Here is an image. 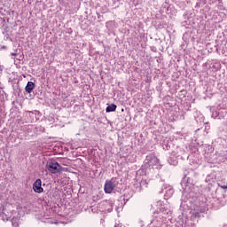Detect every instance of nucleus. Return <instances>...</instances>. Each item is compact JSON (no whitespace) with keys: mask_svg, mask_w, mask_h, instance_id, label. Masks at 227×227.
Wrapping results in <instances>:
<instances>
[{"mask_svg":"<svg viewBox=\"0 0 227 227\" xmlns=\"http://www.w3.org/2000/svg\"><path fill=\"white\" fill-rule=\"evenodd\" d=\"M153 208H156L153 212L154 219L153 223H158V224H162L164 222V217L168 215L169 210L166 207V205L162 203L160 200H157L153 205Z\"/></svg>","mask_w":227,"mask_h":227,"instance_id":"nucleus-1","label":"nucleus"},{"mask_svg":"<svg viewBox=\"0 0 227 227\" xmlns=\"http://www.w3.org/2000/svg\"><path fill=\"white\" fill-rule=\"evenodd\" d=\"M157 164H159V159L156 158L155 155L150 154L146 156L143 168H145V169H148V168H153V166H157Z\"/></svg>","mask_w":227,"mask_h":227,"instance_id":"nucleus-2","label":"nucleus"},{"mask_svg":"<svg viewBox=\"0 0 227 227\" xmlns=\"http://www.w3.org/2000/svg\"><path fill=\"white\" fill-rule=\"evenodd\" d=\"M46 169L50 171V173H52L53 175H56L58 173H61V165L56 161H50L46 163Z\"/></svg>","mask_w":227,"mask_h":227,"instance_id":"nucleus-3","label":"nucleus"},{"mask_svg":"<svg viewBox=\"0 0 227 227\" xmlns=\"http://www.w3.org/2000/svg\"><path fill=\"white\" fill-rule=\"evenodd\" d=\"M161 192H165V195H164L165 200H169V198L173 196V193L175 192V191H173V186L169 184H163L160 193Z\"/></svg>","mask_w":227,"mask_h":227,"instance_id":"nucleus-4","label":"nucleus"},{"mask_svg":"<svg viewBox=\"0 0 227 227\" xmlns=\"http://www.w3.org/2000/svg\"><path fill=\"white\" fill-rule=\"evenodd\" d=\"M114 190V183L113 181L106 180L105 183V192L106 194H111Z\"/></svg>","mask_w":227,"mask_h":227,"instance_id":"nucleus-5","label":"nucleus"},{"mask_svg":"<svg viewBox=\"0 0 227 227\" xmlns=\"http://www.w3.org/2000/svg\"><path fill=\"white\" fill-rule=\"evenodd\" d=\"M33 189L35 191V192H43V188L42 187V180L41 179H37L34 184H33Z\"/></svg>","mask_w":227,"mask_h":227,"instance_id":"nucleus-6","label":"nucleus"},{"mask_svg":"<svg viewBox=\"0 0 227 227\" xmlns=\"http://www.w3.org/2000/svg\"><path fill=\"white\" fill-rule=\"evenodd\" d=\"M33 90H35V82H28L25 87V91H27V93H31Z\"/></svg>","mask_w":227,"mask_h":227,"instance_id":"nucleus-7","label":"nucleus"},{"mask_svg":"<svg viewBox=\"0 0 227 227\" xmlns=\"http://www.w3.org/2000/svg\"><path fill=\"white\" fill-rule=\"evenodd\" d=\"M116 105L114 104H111L110 106H108L106 109V113H114V111H116Z\"/></svg>","mask_w":227,"mask_h":227,"instance_id":"nucleus-8","label":"nucleus"},{"mask_svg":"<svg viewBox=\"0 0 227 227\" xmlns=\"http://www.w3.org/2000/svg\"><path fill=\"white\" fill-rule=\"evenodd\" d=\"M169 164H172V166H176L178 164V161L176 160H173V158L168 159Z\"/></svg>","mask_w":227,"mask_h":227,"instance_id":"nucleus-9","label":"nucleus"},{"mask_svg":"<svg viewBox=\"0 0 227 227\" xmlns=\"http://www.w3.org/2000/svg\"><path fill=\"white\" fill-rule=\"evenodd\" d=\"M12 226H13V227L19 226V223H17V219H15V218H13V219L12 220Z\"/></svg>","mask_w":227,"mask_h":227,"instance_id":"nucleus-10","label":"nucleus"},{"mask_svg":"<svg viewBox=\"0 0 227 227\" xmlns=\"http://www.w3.org/2000/svg\"><path fill=\"white\" fill-rule=\"evenodd\" d=\"M217 116H218L217 112L213 113V115H212L213 118H217Z\"/></svg>","mask_w":227,"mask_h":227,"instance_id":"nucleus-11","label":"nucleus"},{"mask_svg":"<svg viewBox=\"0 0 227 227\" xmlns=\"http://www.w3.org/2000/svg\"><path fill=\"white\" fill-rule=\"evenodd\" d=\"M192 215H194V217H198V215H200V213H198V212H193V213H192Z\"/></svg>","mask_w":227,"mask_h":227,"instance_id":"nucleus-12","label":"nucleus"},{"mask_svg":"<svg viewBox=\"0 0 227 227\" xmlns=\"http://www.w3.org/2000/svg\"><path fill=\"white\" fill-rule=\"evenodd\" d=\"M220 187H221V189H227V185H225V184L221 185Z\"/></svg>","mask_w":227,"mask_h":227,"instance_id":"nucleus-13","label":"nucleus"},{"mask_svg":"<svg viewBox=\"0 0 227 227\" xmlns=\"http://www.w3.org/2000/svg\"><path fill=\"white\" fill-rule=\"evenodd\" d=\"M114 227H121L120 223H115Z\"/></svg>","mask_w":227,"mask_h":227,"instance_id":"nucleus-14","label":"nucleus"},{"mask_svg":"<svg viewBox=\"0 0 227 227\" xmlns=\"http://www.w3.org/2000/svg\"><path fill=\"white\" fill-rule=\"evenodd\" d=\"M12 56H17V53H12Z\"/></svg>","mask_w":227,"mask_h":227,"instance_id":"nucleus-15","label":"nucleus"}]
</instances>
